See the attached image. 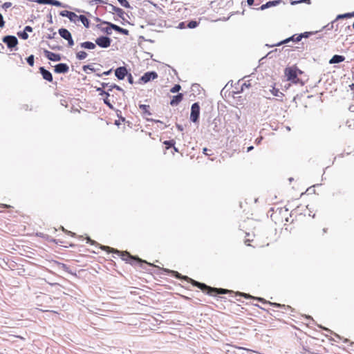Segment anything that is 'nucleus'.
I'll return each instance as SVG.
<instances>
[{
  "instance_id": "obj_1",
  "label": "nucleus",
  "mask_w": 354,
  "mask_h": 354,
  "mask_svg": "<svg viewBox=\"0 0 354 354\" xmlns=\"http://www.w3.org/2000/svg\"><path fill=\"white\" fill-rule=\"evenodd\" d=\"M162 274H169H169H171V277H174L176 279L187 281L188 282L191 283L194 286L199 288L204 293H206L207 295H208L209 296H216L218 295H225V294L232 292L227 289L211 287L204 283L194 280V279L188 277L187 276H183L181 274H180L179 272H178L177 271L171 270L167 268H162Z\"/></svg>"
},
{
  "instance_id": "obj_2",
  "label": "nucleus",
  "mask_w": 354,
  "mask_h": 354,
  "mask_svg": "<svg viewBox=\"0 0 354 354\" xmlns=\"http://www.w3.org/2000/svg\"><path fill=\"white\" fill-rule=\"evenodd\" d=\"M86 243H90L92 245L99 246L102 250L108 252H112L117 254L120 257L122 261H124L126 263H129L131 266H138L142 268H145L144 265L152 266L151 263H148L145 260L141 259L138 256H133L127 251H120L109 246L100 245L95 241L92 240L89 236L86 237Z\"/></svg>"
},
{
  "instance_id": "obj_3",
  "label": "nucleus",
  "mask_w": 354,
  "mask_h": 354,
  "mask_svg": "<svg viewBox=\"0 0 354 354\" xmlns=\"http://www.w3.org/2000/svg\"><path fill=\"white\" fill-rule=\"evenodd\" d=\"M2 41L7 46L10 50H17V46L19 43L17 38L15 35H6L2 38Z\"/></svg>"
},
{
  "instance_id": "obj_4",
  "label": "nucleus",
  "mask_w": 354,
  "mask_h": 354,
  "mask_svg": "<svg viewBox=\"0 0 354 354\" xmlns=\"http://www.w3.org/2000/svg\"><path fill=\"white\" fill-rule=\"evenodd\" d=\"M201 107L199 102H194L191 106L190 121L193 123H198L200 118Z\"/></svg>"
},
{
  "instance_id": "obj_5",
  "label": "nucleus",
  "mask_w": 354,
  "mask_h": 354,
  "mask_svg": "<svg viewBox=\"0 0 354 354\" xmlns=\"http://www.w3.org/2000/svg\"><path fill=\"white\" fill-rule=\"evenodd\" d=\"M298 71L299 68L297 66L286 67L284 70V74L287 77V80L291 82H295V80H298Z\"/></svg>"
},
{
  "instance_id": "obj_6",
  "label": "nucleus",
  "mask_w": 354,
  "mask_h": 354,
  "mask_svg": "<svg viewBox=\"0 0 354 354\" xmlns=\"http://www.w3.org/2000/svg\"><path fill=\"white\" fill-rule=\"evenodd\" d=\"M158 73L154 71H147L139 79L138 84H147L152 80L157 79Z\"/></svg>"
},
{
  "instance_id": "obj_7",
  "label": "nucleus",
  "mask_w": 354,
  "mask_h": 354,
  "mask_svg": "<svg viewBox=\"0 0 354 354\" xmlns=\"http://www.w3.org/2000/svg\"><path fill=\"white\" fill-rule=\"evenodd\" d=\"M209 127L210 131H212L216 133H218L222 131L223 127L221 122V120L219 117H216L212 120V122L209 120Z\"/></svg>"
},
{
  "instance_id": "obj_8",
  "label": "nucleus",
  "mask_w": 354,
  "mask_h": 354,
  "mask_svg": "<svg viewBox=\"0 0 354 354\" xmlns=\"http://www.w3.org/2000/svg\"><path fill=\"white\" fill-rule=\"evenodd\" d=\"M112 42L111 38L107 35H101L95 39V44L102 48H106L111 46Z\"/></svg>"
},
{
  "instance_id": "obj_9",
  "label": "nucleus",
  "mask_w": 354,
  "mask_h": 354,
  "mask_svg": "<svg viewBox=\"0 0 354 354\" xmlns=\"http://www.w3.org/2000/svg\"><path fill=\"white\" fill-rule=\"evenodd\" d=\"M297 35H298V34H294L292 36H290L281 41H279L278 43L272 44V45L266 44V46L272 48V47H274V46H280L283 44H288L290 41L298 43V42H299V40L297 37Z\"/></svg>"
},
{
  "instance_id": "obj_10",
  "label": "nucleus",
  "mask_w": 354,
  "mask_h": 354,
  "mask_svg": "<svg viewBox=\"0 0 354 354\" xmlns=\"http://www.w3.org/2000/svg\"><path fill=\"white\" fill-rule=\"evenodd\" d=\"M69 71V66L66 63H59L54 66V72L57 74H65Z\"/></svg>"
},
{
  "instance_id": "obj_11",
  "label": "nucleus",
  "mask_w": 354,
  "mask_h": 354,
  "mask_svg": "<svg viewBox=\"0 0 354 354\" xmlns=\"http://www.w3.org/2000/svg\"><path fill=\"white\" fill-rule=\"evenodd\" d=\"M45 57L52 62H59L62 59V55L58 53H53L46 49L44 50Z\"/></svg>"
},
{
  "instance_id": "obj_12",
  "label": "nucleus",
  "mask_w": 354,
  "mask_h": 354,
  "mask_svg": "<svg viewBox=\"0 0 354 354\" xmlns=\"http://www.w3.org/2000/svg\"><path fill=\"white\" fill-rule=\"evenodd\" d=\"M128 72L126 66H119L115 70V75L119 80H123L128 75Z\"/></svg>"
},
{
  "instance_id": "obj_13",
  "label": "nucleus",
  "mask_w": 354,
  "mask_h": 354,
  "mask_svg": "<svg viewBox=\"0 0 354 354\" xmlns=\"http://www.w3.org/2000/svg\"><path fill=\"white\" fill-rule=\"evenodd\" d=\"M59 15L64 17H67L71 22H75L78 19L79 15L75 12L69 10H62L59 12Z\"/></svg>"
},
{
  "instance_id": "obj_14",
  "label": "nucleus",
  "mask_w": 354,
  "mask_h": 354,
  "mask_svg": "<svg viewBox=\"0 0 354 354\" xmlns=\"http://www.w3.org/2000/svg\"><path fill=\"white\" fill-rule=\"evenodd\" d=\"M39 71L44 80L49 82H53V77L52 73L48 70H47L44 66H40L39 68Z\"/></svg>"
},
{
  "instance_id": "obj_15",
  "label": "nucleus",
  "mask_w": 354,
  "mask_h": 354,
  "mask_svg": "<svg viewBox=\"0 0 354 354\" xmlns=\"http://www.w3.org/2000/svg\"><path fill=\"white\" fill-rule=\"evenodd\" d=\"M281 2H282V0L269 1L266 2V3L261 5L259 8H257V9L260 10H264L267 8L277 6L279 5Z\"/></svg>"
},
{
  "instance_id": "obj_16",
  "label": "nucleus",
  "mask_w": 354,
  "mask_h": 354,
  "mask_svg": "<svg viewBox=\"0 0 354 354\" xmlns=\"http://www.w3.org/2000/svg\"><path fill=\"white\" fill-rule=\"evenodd\" d=\"M183 97L184 95L183 93H178L176 95H173L169 102L170 105L172 106H176L178 105L183 100Z\"/></svg>"
},
{
  "instance_id": "obj_17",
  "label": "nucleus",
  "mask_w": 354,
  "mask_h": 354,
  "mask_svg": "<svg viewBox=\"0 0 354 354\" xmlns=\"http://www.w3.org/2000/svg\"><path fill=\"white\" fill-rule=\"evenodd\" d=\"M345 57L341 55H334L329 60L330 64H339L345 60Z\"/></svg>"
},
{
  "instance_id": "obj_18",
  "label": "nucleus",
  "mask_w": 354,
  "mask_h": 354,
  "mask_svg": "<svg viewBox=\"0 0 354 354\" xmlns=\"http://www.w3.org/2000/svg\"><path fill=\"white\" fill-rule=\"evenodd\" d=\"M102 24H106L107 26L101 28V31L106 33V35H110L112 33L113 28H111V25H115L110 21H102Z\"/></svg>"
},
{
  "instance_id": "obj_19",
  "label": "nucleus",
  "mask_w": 354,
  "mask_h": 354,
  "mask_svg": "<svg viewBox=\"0 0 354 354\" xmlns=\"http://www.w3.org/2000/svg\"><path fill=\"white\" fill-rule=\"evenodd\" d=\"M80 47L88 50H93L96 47V44L90 41L80 43Z\"/></svg>"
},
{
  "instance_id": "obj_20",
  "label": "nucleus",
  "mask_w": 354,
  "mask_h": 354,
  "mask_svg": "<svg viewBox=\"0 0 354 354\" xmlns=\"http://www.w3.org/2000/svg\"><path fill=\"white\" fill-rule=\"evenodd\" d=\"M58 33L60 37L64 39H66L72 36L71 33L68 30L64 28H61L58 30Z\"/></svg>"
},
{
  "instance_id": "obj_21",
  "label": "nucleus",
  "mask_w": 354,
  "mask_h": 354,
  "mask_svg": "<svg viewBox=\"0 0 354 354\" xmlns=\"http://www.w3.org/2000/svg\"><path fill=\"white\" fill-rule=\"evenodd\" d=\"M138 106H139V109L142 111V114L143 115H152V113L149 111V109H150L149 105L139 104Z\"/></svg>"
},
{
  "instance_id": "obj_22",
  "label": "nucleus",
  "mask_w": 354,
  "mask_h": 354,
  "mask_svg": "<svg viewBox=\"0 0 354 354\" xmlns=\"http://www.w3.org/2000/svg\"><path fill=\"white\" fill-rule=\"evenodd\" d=\"M111 28H113V30L122 34L124 35H129V32L127 29L123 28L118 25H111Z\"/></svg>"
},
{
  "instance_id": "obj_23",
  "label": "nucleus",
  "mask_w": 354,
  "mask_h": 354,
  "mask_svg": "<svg viewBox=\"0 0 354 354\" xmlns=\"http://www.w3.org/2000/svg\"><path fill=\"white\" fill-rule=\"evenodd\" d=\"M352 17H354V12L337 15L335 18V20L337 21V20H340V19H349V18H352Z\"/></svg>"
},
{
  "instance_id": "obj_24",
  "label": "nucleus",
  "mask_w": 354,
  "mask_h": 354,
  "mask_svg": "<svg viewBox=\"0 0 354 354\" xmlns=\"http://www.w3.org/2000/svg\"><path fill=\"white\" fill-rule=\"evenodd\" d=\"M77 20L80 21L82 23V24L84 26L85 28H89L90 21L85 15H79Z\"/></svg>"
},
{
  "instance_id": "obj_25",
  "label": "nucleus",
  "mask_w": 354,
  "mask_h": 354,
  "mask_svg": "<svg viewBox=\"0 0 354 354\" xmlns=\"http://www.w3.org/2000/svg\"><path fill=\"white\" fill-rule=\"evenodd\" d=\"M58 266H59V268H61L62 270H64L71 274L76 275V273L73 272L71 270V269L70 268V267L68 266H67L66 264L63 263H58Z\"/></svg>"
},
{
  "instance_id": "obj_26",
  "label": "nucleus",
  "mask_w": 354,
  "mask_h": 354,
  "mask_svg": "<svg viewBox=\"0 0 354 354\" xmlns=\"http://www.w3.org/2000/svg\"><path fill=\"white\" fill-rule=\"evenodd\" d=\"M187 27L190 29L196 28L200 24V22L196 20H190L187 21Z\"/></svg>"
},
{
  "instance_id": "obj_27",
  "label": "nucleus",
  "mask_w": 354,
  "mask_h": 354,
  "mask_svg": "<svg viewBox=\"0 0 354 354\" xmlns=\"http://www.w3.org/2000/svg\"><path fill=\"white\" fill-rule=\"evenodd\" d=\"M95 88L96 91L99 93L100 95H101V96L105 95V97L111 96V94H110L111 91H109V89L106 91L102 88H100V87H95Z\"/></svg>"
},
{
  "instance_id": "obj_28",
  "label": "nucleus",
  "mask_w": 354,
  "mask_h": 354,
  "mask_svg": "<svg viewBox=\"0 0 354 354\" xmlns=\"http://www.w3.org/2000/svg\"><path fill=\"white\" fill-rule=\"evenodd\" d=\"M163 144L165 145L166 149L174 147L176 141L174 139L164 141Z\"/></svg>"
},
{
  "instance_id": "obj_29",
  "label": "nucleus",
  "mask_w": 354,
  "mask_h": 354,
  "mask_svg": "<svg viewBox=\"0 0 354 354\" xmlns=\"http://www.w3.org/2000/svg\"><path fill=\"white\" fill-rule=\"evenodd\" d=\"M82 70L86 72V73H88L87 71L89 70L91 72H96L99 69L97 68H95L93 67V64H87V65H84L82 66Z\"/></svg>"
},
{
  "instance_id": "obj_30",
  "label": "nucleus",
  "mask_w": 354,
  "mask_h": 354,
  "mask_svg": "<svg viewBox=\"0 0 354 354\" xmlns=\"http://www.w3.org/2000/svg\"><path fill=\"white\" fill-rule=\"evenodd\" d=\"M114 89V90H117L118 91H120L122 92L123 94L125 93V91H124V89L120 87V86L115 84H112L109 86V91H112V90Z\"/></svg>"
},
{
  "instance_id": "obj_31",
  "label": "nucleus",
  "mask_w": 354,
  "mask_h": 354,
  "mask_svg": "<svg viewBox=\"0 0 354 354\" xmlns=\"http://www.w3.org/2000/svg\"><path fill=\"white\" fill-rule=\"evenodd\" d=\"M88 54L86 51L81 50L76 53V58L79 60H83L87 57Z\"/></svg>"
},
{
  "instance_id": "obj_32",
  "label": "nucleus",
  "mask_w": 354,
  "mask_h": 354,
  "mask_svg": "<svg viewBox=\"0 0 354 354\" xmlns=\"http://www.w3.org/2000/svg\"><path fill=\"white\" fill-rule=\"evenodd\" d=\"M271 93L276 97H282L283 96V93H281L279 89L276 88L275 87H272V88L270 90Z\"/></svg>"
},
{
  "instance_id": "obj_33",
  "label": "nucleus",
  "mask_w": 354,
  "mask_h": 354,
  "mask_svg": "<svg viewBox=\"0 0 354 354\" xmlns=\"http://www.w3.org/2000/svg\"><path fill=\"white\" fill-rule=\"evenodd\" d=\"M115 10L118 17L121 18L123 21H126V19L124 18L125 12L120 8H115Z\"/></svg>"
},
{
  "instance_id": "obj_34",
  "label": "nucleus",
  "mask_w": 354,
  "mask_h": 354,
  "mask_svg": "<svg viewBox=\"0 0 354 354\" xmlns=\"http://www.w3.org/2000/svg\"><path fill=\"white\" fill-rule=\"evenodd\" d=\"M313 34V32H304L302 33L298 34L297 37L300 41L303 38H308Z\"/></svg>"
},
{
  "instance_id": "obj_35",
  "label": "nucleus",
  "mask_w": 354,
  "mask_h": 354,
  "mask_svg": "<svg viewBox=\"0 0 354 354\" xmlns=\"http://www.w3.org/2000/svg\"><path fill=\"white\" fill-rule=\"evenodd\" d=\"M56 7L67 8L68 5L63 4L62 2L57 0H51L50 4Z\"/></svg>"
},
{
  "instance_id": "obj_36",
  "label": "nucleus",
  "mask_w": 354,
  "mask_h": 354,
  "mask_svg": "<svg viewBox=\"0 0 354 354\" xmlns=\"http://www.w3.org/2000/svg\"><path fill=\"white\" fill-rule=\"evenodd\" d=\"M239 295H241V296L244 297L245 298H252V299L260 301L261 302H264L265 301V299L263 298H261V297H253L250 296L249 294H246V293H243V292H239Z\"/></svg>"
},
{
  "instance_id": "obj_37",
  "label": "nucleus",
  "mask_w": 354,
  "mask_h": 354,
  "mask_svg": "<svg viewBox=\"0 0 354 354\" xmlns=\"http://www.w3.org/2000/svg\"><path fill=\"white\" fill-rule=\"evenodd\" d=\"M121 6L125 8H132L127 0H117Z\"/></svg>"
},
{
  "instance_id": "obj_38",
  "label": "nucleus",
  "mask_w": 354,
  "mask_h": 354,
  "mask_svg": "<svg viewBox=\"0 0 354 354\" xmlns=\"http://www.w3.org/2000/svg\"><path fill=\"white\" fill-rule=\"evenodd\" d=\"M17 36L21 39L26 40L28 38V34L26 33L24 30L19 31L17 32Z\"/></svg>"
},
{
  "instance_id": "obj_39",
  "label": "nucleus",
  "mask_w": 354,
  "mask_h": 354,
  "mask_svg": "<svg viewBox=\"0 0 354 354\" xmlns=\"http://www.w3.org/2000/svg\"><path fill=\"white\" fill-rule=\"evenodd\" d=\"M181 89V86L178 84H174L171 88L170 89V92L172 93H176L179 92V91Z\"/></svg>"
},
{
  "instance_id": "obj_40",
  "label": "nucleus",
  "mask_w": 354,
  "mask_h": 354,
  "mask_svg": "<svg viewBox=\"0 0 354 354\" xmlns=\"http://www.w3.org/2000/svg\"><path fill=\"white\" fill-rule=\"evenodd\" d=\"M270 304L274 307L280 308L282 309L290 308L289 306H286L284 304H281L278 303H270Z\"/></svg>"
},
{
  "instance_id": "obj_41",
  "label": "nucleus",
  "mask_w": 354,
  "mask_h": 354,
  "mask_svg": "<svg viewBox=\"0 0 354 354\" xmlns=\"http://www.w3.org/2000/svg\"><path fill=\"white\" fill-rule=\"evenodd\" d=\"M26 62L30 66H34V63H35V57L33 55H29L27 58H26Z\"/></svg>"
},
{
  "instance_id": "obj_42",
  "label": "nucleus",
  "mask_w": 354,
  "mask_h": 354,
  "mask_svg": "<svg viewBox=\"0 0 354 354\" xmlns=\"http://www.w3.org/2000/svg\"><path fill=\"white\" fill-rule=\"evenodd\" d=\"M104 103L111 110L114 109L113 105L111 103L109 97H106L104 100Z\"/></svg>"
},
{
  "instance_id": "obj_43",
  "label": "nucleus",
  "mask_w": 354,
  "mask_h": 354,
  "mask_svg": "<svg viewBox=\"0 0 354 354\" xmlns=\"http://www.w3.org/2000/svg\"><path fill=\"white\" fill-rule=\"evenodd\" d=\"M337 21V20H333L330 23H328L327 25L323 27L324 29H326L327 30H330L334 28V24Z\"/></svg>"
},
{
  "instance_id": "obj_44",
  "label": "nucleus",
  "mask_w": 354,
  "mask_h": 354,
  "mask_svg": "<svg viewBox=\"0 0 354 354\" xmlns=\"http://www.w3.org/2000/svg\"><path fill=\"white\" fill-rule=\"evenodd\" d=\"M46 44L48 45V46L52 49V50H62V47L60 46H58V45H55V44H50V43L48 42H46Z\"/></svg>"
},
{
  "instance_id": "obj_45",
  "label": "nucleus",
  "mask_w": 354,
  "mask_h": 354,
  "mask_svg": "<svg viewBox=\"0 0 354 354\" xmlns=\"http://www.w3.org/2000/svg\"><path fill=\"white\" fill-rule=\"evenodd\" d=\"M32 1H34L38 4L50 5L51 0H33Z\"/></svg>"
},
{
  "instance_id": "obj_46",
  "label": "nucleus",
  "mask_w": 354,
  "mask_h": 354,
  "mask_svg": "<svg viewBox=\"0 0 354 354\" xmlns=\"http://www.w3.org/2000/svg\"><path fill=\"white\" fill-rule=\"evenodd\" d=\"M90 3L91 5H97V4H107V2H106L104 0H92Z\"/></svg>"
},
{
  "instance_id": "obj_47",
  "label": "nucleus",
  "mask_w": 354,
  "mask_h": 354,
  "mask_svg": "<svg viewBox=\"0 0 354 354\" xmlns=\"http://www.w3.org/2000/svg\"><path fill=\"white\" fill-rule=\"evenodd\" d=\"M212 152V150L211 149H209L206 147H204L203 149V153L207 156H212L213 153H210Z\"/></svg>"
},
{
  "instance_id": "obj_48",
  "label": "nucleus",
  "mask_w": 354,
  "mask_h": 354,
  "mask_svg": "<svg viewBox=\"0 0 354 354\" xmlns=\"http://www.w3.org/2000/svg\"><path fill=\"white\" fill-rule=\"evenodd\" d=\"M127 77V81L130 84H133L134 83L133 77L131 73L128 72V75H126Z\"/></svg>"
},
{
  "instance_id": "obj_49",
  "label": "nucleus",
  "mask_w": 354,
  "mask_h": 354,
  "mask_svg": "<svg viewBox=\"0 0 354 354\" xmlns=\"http://www.w3.org/2000/svg\"><path fill=\"white\" fill-rule=\"evenodd\" d=\"M187 24V21H181L178 24L177 28L179 29H185V28H187L186 26Z\"/></svg>"
},
{
  "instance_id": "obj_50",
  "label": "nucleus",
  "mask_w": 354,
  "mask_h": 354,
  "mask_svg": "<svg viewBox=\"0 0 354 354\" xmlns=\"http://www.w3.org/2000/svg\"><path fill=\"white\" fill-rule=\"evenodd\" d=\"M319 185V184H317V185H315L312 187H308L307 189H306V192H308L309 194H311V193H315V187L316 186H318Z\"/></svg>"
},
{
  "instance_id": "obj_51",
  "label": "nucleus",
  "mask_w": 354,
  "mask_h": 354,
  "mask_svg": "<svg viewBox=\"0 0 354 354\" xmlns=\"http://www.w3.org/2000/svg\"><path fill=\"white\" fill-rule=\"evenodd\" d=\"M66 40L68 41V46L69 47H72L74 45V40L72 36L66 39Z\"/></svg>"
},
{
  "instance_id": "obj_52",
  "label": "nucleus",
  "mask_w": 354,
  "mask_h": 354,
  "mask_svg": "<svg viewBox=\"0 0 354 354\" xmlns=\"http://www.w3.org/2000/svg\"><path fill=\"white\" fill-rule=\"evenodd\" d=\"M12 6V3L11 2H5L2 6V8L6 10L8 8H9L10 7Z\"/></svg>"
},
{
  "instance_id": "obj_53",
  "label": "nucleus",
  "mask_w": 354,
  "mask_h": 354,
  "mask_svg": "<svg viewBox=\"0 0 354 354\" xmlns=\"http://www.w3.org/2000/svg\"><path fill=\"white\" fill-rule=\"evenodd\" d=\"M97 82L99 83L101 85L100 88H104L106 87L109 88V86L111 85V84H109V83L100 82V81H97Z\"/></svg>"
},
{
  "instance_id": "obj_54",
  "label": "nucleus",
  "mask_w": 354,
  "mask_h": 354,
  "mask_svg": "<svg viewBox=\"0 0 354 354\" xmlns=\"http://www.w3.org/2000/svg\"><path fill=\"white\" fill-rule=\"evenodd\" d=\"M5 26V21L3 19V15L0 13V28H3Z\"/></svg>"
},
{
  "instance_id": "obj_55",
  "label": "nucleus",
  "mask_w": 354,
  "mask_h": 354,
  "mask_svg": "<svg viewBox=\"0 0 354 354\" xmlns=\"http://www.w3.org/2000/svg\"><path fill=\"white\" fill-rule=\"evenodd\" d=\"M62 230L67 234H70L72 236H75L76 234L74 232H72L71 231H68L66 229H64L63 227H62Z\"/></svg>"
},
{
  "instance_id": "obj_56",
  "label": "nucleus",
  "mask_w": 354,
  "mask_h": 354,
  "mask_svg": "<svg viewBox=\"0 0 354 354\" xmlns=\"http://www.w3.org/2000/svg\"><path fill=\"white\" fill-rule=\"evenodd\" d=\"M24 30L26 33H28V32H32V28L31 26H25V28H24Z\"/></svg>"
},
{
  "instance_id": "obj_57",
  "label": "nucleus",
  "mask_w": 354,
  "mask_h": 354,
  "mask_svg": "<svg viewBox=\"0 0 354 354\" xmlns=\"http://www.w3.org/2000/svg\"><path fill=\"white\" fill-rule=\"evenodd\" d=\"M55 35H56V32H53L52 34H48V35L46 36V37L47 39H53L55 37Z\"/></svg>"
},
{
  "instance_id": "obj_58",
  "label": "nucleus",
  "mask_w": 354,
  "mask_h": 354,
  "mask_svg": "<svg viewBox=\"0 0 354 354\" xmlns=\"http://www.w3.org/2000/svg\"><path fill=\"white\" fill-rule=\"evenodd\" d=\"M47 18H48V22L49 24H53V17H52V15L51 13H49L48 15H47Z\"/></svg>"
},
{
  "instance_id": "obj_59",
  "label": "nucleus",
  "mask_w": 354,
  "mask_h": 354,
  "mask_svg": "<svg viewBox=\"0 0 354 354\" xmlns=\"http://www.w3.org/2000/svg\"><path fill=\"white\" fill-rule=\"evenodd\" d=\"M112 71H113V68H111V69H109V70H108V71H106L103 72V73H102V75H106V76H107V75H111V73H112Z\"/></svg>"
},
{
  "instance_id": "obj_60",
  "label": "nucleus",
  "mask_w": 354,
  "mask_h": 354,
  "mask_svg": "<svg viewBox=\"0 0 354 354\" xmlns=\"http://www.w3.org/2000/svg\"><path fill=\"white\" fill-rule=\"evenodd\" d=\"M111 8V10L109 11L110 13H113V12H115V8H118L119 7H117L115 6H113L112 4H109Z\"/></svg>"
},
{
  "instance_id": "obj_61",
  "label": "nucleus",
  "mask_w": 354,
  "mask_h": 354,
  "mask_svg": "<svg viewBox=\"0 0 354 354\" xmlns=\"http://www.w3.org/2000/svg\"><path fill=\"white\" fill-rule=\"evenodd\" d=\"M176 127L179 131H183L184 130V128H183V125H181V124L176 123Z\"/></svg>"
},
{
  "instance_id": "obj_62",
  "label": "nucleus",
  "mask_w": 354,
  "mask_h": 354,
  "mask_svg": "<svg viewBox=\"0 0 354 354\" xmlns=\"http://www.w3.org/2000/svg\"><path fill=\"white\" fill-rule=\"evenodd\" d=\"M293 84H300L301 85H304V82L300 80L299 77H298V80H295V82H292Z\"/></svg>"
},
{
  "instance_id": "obj_63",
  "label": "nucleus",
  "mask_w": 354,
  "mask_h": 354,
  "mask_svg": "<svg viewBox=\"0 0 354 354\" xmlns=\"http://www.w3.org/2000/svg\"><path fill=\"white\" fill-rule=\"evenodd\" d=\"M263 140V137H261H261H259V138H257L255 140V143H256L257 145H259V144H260V143H261V140Z\"/></svg>"
},
{
  "instance_id": "obj_64",
  "label": "nucleus",
  "mask_w": 354,
  "mask_h": 354,
  "mask_svg": "<svg viewBox=\"0 0 354 354\" xmlns=\"http://www.w3.org/2000/svg\"><path fill=\"white\" fill-rule=\"evenodd\" d=\"M247 3L249 6L254 5V0H247Z\"/></svg>"
}]
</instances>
